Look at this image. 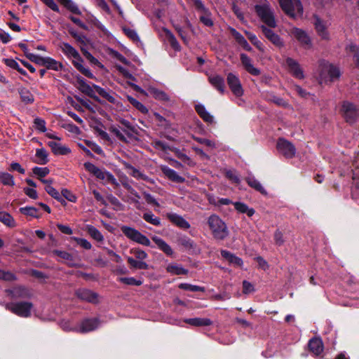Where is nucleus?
Returning <instances> with one entry per match:
<instances>
[{"instance_id":"f257e3e1","label":"nucleus","mask_w":359,"mask_h":359,"mask_svg":"<svg viewBox=\"0 0 359 359\" xmlns=\"http://www.w3.org/2000/svg\"><path fill=\"white\" fill-rule=\"evenodd\" d=\"M119 122L123 128H118L115 126H111L109 129L110 131L123 142H130L135 140L137 130L135 126L126 119H121Z\"/></svg>"},{"instance_id":"f03ea898","label":"nucleus","mask_w":359,"mask_h":359,"mask_svg":"<svg viewBox=\"0 0 359 359\" xmlns=\"http://www.w3.org/2000/svg\"><path fill=\"white\" fill-rule=\"evenodd\" d=\"M207 223L214 238L219 241L224 240L229 235L226 223L217 215H211L207 219Z\"/></svg>"},{"instance_id":"7ed1b4c3","label":"nucleus","mask_w":359,"mask_h":359,"mask_svg":"<svg viewBox=\"0 0 359 359\" xmlns=\"http://www.w3.org/2000/svg\"><path fill=\"white\" fill-rule=\"evenodd\" d=\"M283 11L292 18L303 15V6L300 0H278Z\"/></svg>"},{"instance_id":"20e7f679","label":"nucleus","mask_w":359,"mask_h":359,"mask_svg":"<svg viewBox=\"0 0 359 359\" xmlns=\"http://www.w3.org/2000/svg\"><path fill=\"white\" fill-rule=\"evenodd\" d=\"M5 308L20 317L29 318L32 314L33 304L25 301L9 302L5 305Z\"/></svg>"},{"instance_id":"39448f33","label":"nucleus","mask_w":359,"mask_h":359,"mask_svg":"<svg viewBox=\"0 0 359 359\" xmlns=\"http://www.w3.org/2000/svg\"><path fill=\"white\" fill-rule=\"evenodd\" d=\"M255 9L257 15L266 25L270 28L276 27L273 12L268 3L256 5Z\"/></svg>"},{"instance_id":"423d86ee","label":"nucleus","mask_w":359,"mask_h":359,"mask_svg":"<svg viewBox=\"0 0 359 359\" xmlns=\"http://www.w3.org/2000/svg\"><path fill=\"white\" fill-rule=\"evenodd\" d=\"M83 165L88 172L93 174L97 179L104 180L107 183H111L115 187H118L119 184L118 183L117 180L109 172L102 170L90 162L85 163Z\"/></svg>"},{"instance_id":"0eeeda50","label":"nucleus","mask_w":359,"mask_h":359,"mask_svg":"<svg viewBox=\"0 0 359 359\" xmlns=\"http://www.w3.org/2000/svg\"><path fill=\"white\" fill-rule=\"evenodd\" d=\"M320 67L321 82H327V81H333L340 76L339 68L328 62L321 61L320 62Z\"/></svg>"},{"instance_id":"6e6552de","label":"nucleus","mask_w":359,"mask_h":359,"mask_svg":"<svg viewBox=\"0 0 359 359\" xmlns=\"http://www.w3.org/2000/svg\"><path fill=\"white\" fill-rule=\"evenodd\" d=\"M340 113L344 120L348 123H355L359 118L358 107L348 101L342 102Z\"/></svg>"},{"instance_id":"1a4fd4ad","label":"nucleus","mask_w":359,"mask_h":359,"mask_svg":"<svg viewBox=\"0 0 359 359\" xmlns=\"http://www.w3.org/2000/svg\"><path fill=\"white\" fill-rule=\"evenodd\" d=\"M122 233L130 240L144 246H150L149 239L137 229L128 226H122L121 227Z\"/></svg>"},{"instance_id":"9d476101","label":"nucleus","mask_w":359,"mask_h":359,"mask_svg":"<svg viewBox=\"0 0 359 359\" xmlns=\"http://www.w3.org/2000/svg\"><path fill=\"white\" fill-rule=\"evenodd\" d=\"M277 149L287 158H292L294 156L296 153V149L294 144L283 138H280L278 140Z\"/></svg>"},{"instance_id":"9b49d317","label":"nucleus","mask_w":359,"mask_h":359,"mask_svg":"<svg viewBox=\"0 0 359 359\" xmlns=\"http://www.w3.org/2000/svg\"><path fill=\"white\" fill-rule=\"evenodd\" d=\"M100 321L98 318H86L83 319L76 329V332L86 333L95 330L98 327Z\"/></svg>"},{"instance_id":"f8f14e48","label":"nucleus","mask_w":359,"mask_h":359,"mask_svg":"<svg viewBox=\"0 0 359 359\" xmlns=\"http://www.w3.org/2000/svg\"><path fill=\"white\" fill-rule=\"evenodd\" d=\"M227 83L229 88L234 95L236 97H241L243 94V90L241 83V81L238 76L232 73H229L227 75Z\"/></svg>"},{"instance_id":"ddd939ff","label":"nucleus","mask_w":359,"mask_h":359,"mask_svg":"<svg viewBox=\"0 0 359 359\" xmlns=\"http://www.w3.org/2000/svg\"><path fill=\"white\" fill-rule=\"evenodd\" d=\"M262 32L264 36L270 41L274 46L278 48H281L284 46L283 40L280 37L276 34L271 29L267 27L266 25H262L259 27Z\"/></svg>"},{"instance_id":"4468645a","label":"nucleus","mask_w":359,"mask_h":359,"mask_svg":"<svg viewBox=\"0 0 359 359\" xmlns=\"http://www.w3.org/2000/svg\"><path fill=\"white\" fill-rule=\"evenodd\" d=\"M76 295L80 299L90 303L98 302V294L88 289H79L76 291Z\"/></svg>"},{"instance_id":"2eb2a0df","label":"nucleus","mask_w":359,"mask_h":359,"mask_svg":"<svg viewBox=\"0 0 359 359\" xmlns=\"http://www.w3.org/2000/svg\"><path fill=\"white\" fill-rule=\"evenodd\" d=\"M286 65L290 72L297 79H302L304 77V72L299 63L291 57L286 59Z\"/></svg>"},{"instance_id":"dca6fc26","label":"nucleus","mask_w":359,"mask_h":359,"mask_svg":"<svg viewBox=\"0 0 359 359\" xmlns=\"http://www.w3.org/2000/svg\"><path fill=\"white\" fill-rule=\"evenodd\" d=\"M167 217L172 224L182 229H188L191 226L185 219L176 213H168Z\"/></svg>"},{"instance_id":"f3484780","label":"nucleus","mask_w":359,"mask_h":359,"mask_svg":"<svg viewBox=\"0 0 359 359\" xmlns=\"http://www.w3.org/2000/svg\"><path fill=\"white\" fill-rule=\"evenodd\" d=\"M161 170L168 179L174 182L183 183L185 182V179L183 177L179 175L176 171L168 166L163 165L161 167Z\"/></svg>"},{"instance_id":"a211bd4d","label":"nucleus","mask_w":359,"mask_h":359,"mask_svg":"<svg viewBox=\"0 0 359 359\" xmlns=\"http://www.w3.org/2000/svg\"><path fill=\"white\" fill-rule=\"evenodd\" d=\"M309 351L315 355H320L324 349L323 343L320 338H313L309 342Z\"/></svg>"},{"instance_id":"6ab92c4d","label":"nucleus","mask_w":359,"mask_h":359,"mask_svg":"<svg viewBox=\"0 0 359 359\" xmlns=\"http://www.w3.org/2000/svg\"><path fill=\"white\" fill-rule=\"evenodd\" d=\"M241 60L243 66L248 73L254 76L260 74V71L252 65L251 59L246 54H241Z\"/></svg>"},{"instance_id":"aec40b11","label":"nucleus","mask_w":359,"mask_h":359,"mask_svg":"<svg viewBox=\"0 0 359 359\" xmlns=\"http://www.w3.org/2000/svg\"><path fill=\"white\" fill-rule=\"evenodd\" d=\"M122 165L124 168L128 170V173L136 179L143 180L144 181H149V178L146 175L142 173L139 170L136 169L129 163L122 161Z\"/></svg>"},{"instance_id":"412c9836","label":"nucleus","mask_w":359,"mask_h":359,"mask_svg":"<svg viewBox=\"0 0 359 359\" xmlns=\"http://www.w3.org/2000/svg\"><path fill=\"white\" fill-rule=\"evenodd\" d=\"M292 34L294 37L298 40L302 45L309 47L311 44V40L306 33L299 28H294L292 30Z\"/></svg>"},{"instance_id":"4be33fe9","label":"nucleus","mask_w":359,"mask_h":359,"mask_svg":"<svg viewBox=\"0 0 359 359\" xmlns=\"http://www.w3.org/2000/svg\"><path fill=\"white\" fill-rule=\"evenodd\" d=\"M7 292L13 299L27 298L30 296L29 290L27 288L21 286L15 287L12 290H8Z\"/></svg>"},{"instance_id":"5701e85b","label":"nucleus","mask_w":359,"mask_h":359,"mask_svg":"<svg viewBox=\"0 0 359 359\" xmlns=\"http://www.w3.org/2000/svg\"><path fill=\"white\" fill-rule=\"evenodd\" d=\"M93 88L95 89L96 93H97L100 96L106 99L110 103L116 104L117 102V100L114 93L108 91L104 88L97 85H93Z\"/></svg>"},{"instance_id":"b1692460","label":"nucleus","mask_w":359,"mask_h":359,"mask_svg":"<svg viewBox=\"0 0 359 359\" xmlns=\"http://www.w3.org/2000/svg\"><path fill=\"white\" fill-rule=\"evenodd\" d=\"M48 144L55 155H67L71 152L69 148L63 146L57 142L50 141Z\"/></svg>"},{"instance_id":"393cba45","label":"nucleus","mask_w":359,"mask_h":359,"mask_svg":"<svg viewBox=\"0 0 359 359\" xmlns=\"http://www.w3.org/2000/svg\"><path fill=\"white\" fill-rule=\"evenodd\" d=\"M184 322L194 327H205L212 324V321L206 318H187L184 320Z\"/></svg>"},{"instance_id":"a878e982","label":"nucleus","mask_w":359,"mask_h":359,"mask_svg":"<svg viewBox=\"0 0 359 359\" xmlns=\"http://www.w3.org/2000/svg\"><path fill=\"white\" fill-rule=\"evenodd\" d=\"M195 109L200 117L208 123H212L214 122L213 116L206 110L205 107L201 104L195 106Z\"/></svg>"},{"instance_id":"bb28decb","label":"nucleus","mask_w":359,"mask_h":359,"mask_svg":"<svg viewBox=\"0 0 359 359\" xmlns=\"http://www.w3.org/2000/svg\"><path fill=\"white\" fill-rule=\"evenodd\" d=\"M60 48L62 53L68 57V58H78L79 57V52L69 43L62 42L61 43Z\"/></svg>"},{"instance_id":"cd10ccee","label":"nucleus","mask_w":359,"mask_h":359,"mask_svg":"<svg viewBox=\"0 0 359 359\" xmlns=\"http://www.w3.org/2000/svg\"><path fill=\"white\" fill-rule=\"evenodd\" d=\"M152 241L156 243L158 248L162 250L167 255L171 256L173 253V251L171 247L162 238L158 236H153L151 238Z\"/></svg>"},{"instance_id":"c85d7f7f","label":"nucleus","mask_w":359,"mask_h":359,"mask_svg":"<svg viewBox=\"0 0 359 359\" xmlns=\"http://www.w3.org/2000/svg\"><path fill=\"white\" fill-rule=\"evenodd\" d=\"M316 29L318 34V35L323 39H329V34L327 31L326 27L324 24V22L318 17L315 18V22H314Z\"/></svg>"},{"instance_id":"c756f323","label":"nucleus","mask_w":359,"mask_h":359,"mask_svg":"<svg viewBox=\"0 0 359 359\" xmlns=\"http://www.w3.org/2000/svg\"><path fill=\"white\" fill-rule=\"evenodd\" d=\"M83 60H82L81 57L79 54V57L74 58L72 63H73L74 66L80 72H81L83 75H85L86 76H87L88 78H93V75L92 72H90V70L89 69L83 67Z\"/></svg>"},{"instance_id":"7c9ffc66","label":"nucleus","mask_w":359,"mask_h":359,"mask_svg":"<svg viewBox=\"0 0 359 359\" xmlns=\"http://www.w3.org/2000/svg\"><path fill=\"white\" fill-rule=\"evenodd\" d=\"M210 83L220 93L224 92V79L219 75H212L209 76Z\"/></svg>"},{"instance_id":"2f4dec72","label":"nucleus","mask_w":359,"mask_h":359,"mask_svg":"<svg viewBox=\"0 0 359 359\" xmlns=\"http://www.w3.org/2000/svg\"><path fill=\"white\" fill-rule=\"evenodd\" d=\"M221 255L230 264H234L237 266H241L243 264V261L241 258L235 256L233 254L229 251L222 250Z\"/></svg>"},{"instance_id":"473e14b6","label":"nucleus","mask_w":359,"mask_h":359,"mask_svg":"<svg viewBox=\"0 0 359 359\" xmlns=\"http://www.w3.org/2000/svg\"><path fill=\"white\" fill-rule=\"evenodd\" d=\"M166 271L172 275H187L188 273L187 269L177 264H168L166 267Z\"/></svg>"},{"instance_id":"72a5a7b5","label":"nucleus","mask_w":359,"mask_h":359,"mask_svg":"<svg viewBox=\"0 0 359 359\" xmlns=\"http://www.w3.org/2000/svg\"><path fill=\"white\" fill-rule=\"evenodd\" d=\"M245 181L250 187L255 189L256 191L260 192L262 194H266V191L264 188L253 176L248 177L245 179Z\"/></svg>"},{"instance_id":"f704fd0d","label":"nucleus","mask_w":359,"mask_h":359,"mask_svg":"<svg viewBox=\"0 0 359 359\" xmlns=\"http://www.w3.org/2000/svg\"><path fill=\"white\" fill-rule=\"evenodd\" d=\"M235 209L241 213H246L248 217H252L255 214V210L250 208L246 204L241 202L233 203Z\"/></svg>"},{"instance_id":"c9c22d12","label":"nucleus","mask_w":359,"mask_h":359,"mask_svg":"<svg viewBox=\"0 0 359 359\" xmlns=\"http://www.w3.org/2000/svg\"><path fill=\"white\" fill-rule=\"evenodd\" d=\"M53 253L57 256H58L62 259H64L67 261V264L69 266H74L76 264L73 262V257L71 254H69L67 252L65 251H61V250H53Z\"/></svg>"},{"instance_id":"e433bc0d","label":"nucleus","mask_w":359,"mask_h":359,"mask_svg":"<svg viewBox=\"0 0 359 359\" xmlns=\"http://www.w3.org/2000/svg\"><path fill=\"white\" fill-rule=\"evenodd\" d=\"M44 66L47 69H53L55 71H59L63 68V65L61 62L48 57H46Z\"/></svg>"},{"instance_id":"4c0bfd02","label":"nucleus","mask_w":359,"mask_h":359,"mask_svg":"<svg viewBox=\"0 0 359 359\" xmlns=\"http://www.w3.org/2000/svg\"><path fill=\"white\" fill-rule=\"evenodd\" d=\"M19 93L20 95L21 100L25 104H32V102H34V95L28 89L25 88H22L19 90Z\"/></svg>"},{"instance_id":"58836bf2","label":"nucleus","mask_w":359,"mask_h":359,"mask_svg":"<svg viewBox=\"0 0 359 359\" xmlns=\"http://www.w3.org/2000/svg\"><path fill=\"white\" fill-rule=\"evenodd\" d=\"M0 182L5 186H15L13 176L8 172L0 171Z\"/></svg>"},{"instance_id":"ea45409f","label":"nucleus","mask_w":359,"mask_h":359,"mask_svg":"<svg viewBox=\"0 0 359 359\" xmlns=\"http://www.w3.org/2000/svg\"><path fill=\"white\" fill-rule=\"evenodd\" d=\"M165 37L170 46L175 50H180L181 47L173 34L168 29H165Z\"/></svg>"},{"instance_id":"a19ab883","label":"nucleus","mask_w":359,"mask_h":359,"mask_svg":"<svg viewBox=\"0 0 359 359\" xmlns=\"http://www.w3.org/2000/svg\"><path fill=\"white\" fill-rule=\"evenodd\" d=\"M88 233L95 241L98 242L103 241L104 237L101 232L95 227L91 225H88L86 227Z\"/></svg>"},{"instance_id":"79ce46f5","label":"nucleus","mask_w":359,"mask_h":359,"mask_svg":"<svg viewBox=\"0 0 359 359\" xmlns=\"http://www.w3.org/2000/svg\"><path fill=\"white\" fill-rule=\"evenodd\" d=\"M127 261H128V264L130 265V267L133 269H148V268H149V265L146 262H144L142 260L137 261V260H135L133 258L129 257H128Z\"/></svg>"},{"instance_id":"37998d69","label":"nucleus","mask_w":359,"mask_h":359,"mask_svg":"<svg viewBox=\"0 0 359 359\" xmlns=\"http://www.w3.org/2000/svg\"><path fill=\"white\" fill-rule=\"evenodd\" d=\"M0 222L9 227H13L15 226V222L13 217L5 212H0Z\"/></svg>"},{"instance_id":"c03bdc74","label":"nucleus","mask_w":359,"mask_h":359,"mask_svg":"<svg viewBox=\"0 0 359 359\" xmlns=\"http://www.w3.org/2000/svg\"><path fill=\"white\" fill-rule=\"evenodd\" d=\"M149 93L156 100L168 101L169 100L168 95L163 91L157 88H150Z\"/></svg>"},{"instance_id":"a18cd8bd","label":"nucleus","mask_w":359,"mask_h":359,"mask_svg":"<svg viewBox=\"0 0 359 359\" xmlns=\"http://www.w3.org/2000/svg\"><path fill=\"white\" fill-rule=\"evenodd\" d=\"M60 2L64 5L72 13L77 15L81 14V11L78 6L72 0H59Z\"/></svg>"},{"instance_id":"49530a36","label":"nucleus","mask_w":359,"mask_h":359,"mask_svg":"<svg viewBox=\"0 0 359 359\" xmlns=\"http://www.w3.org/2000/svg\"><path fill=\"white\" fill-rule=\"evenodd\" d=\"M142 218L146 222H147L154 226H160L161 225L160 218L155 217L154 215L151 212L144 213Z\"/></svg>"},{"instance_id":"de8ad7c7","label":"nucleus","mask_w":359,"mask_h":359,"mask_svg":"<svg viewBox=\"0 0 359 359\" xmlns=\"http://www.w3.org/2000/svg\"><path fill=\"white\" fill-rule=\"evenodd\" d=\"M127 99L133 106H134L137 109H138L142 113L147 114L148 112L147 108L141 102L137 101L135 98L130 95H128Z\"/></svg>"},{"instance_id":"09e8293b","label":"nucleus","mask_w":359,"mask_h":359,"mask_svg":"<svg viewBox=\"0 0 359 359\" xmlns=\"http://www.w3.org/2000/svg\"><path fill=\"white\" fill-rule=\"evenodd\" d=\"M36 157L38 158L37 163L44 165L48 162L47 151L44 149H38L36 151Z\"/></svg>"},{"instance_id":"8fccbe9b","label":"nucleus","mask_w":359,"mask_h":359,"mask_svg":"<svg viewBox=\"0 0 359 359\" xmlns=\"http://www.w3.org/2000/svg\"><path fill=\"white\" fill-rule=\"evenodd\" d=\"M118 281L126 284L127 285H136L140 286L142 284V281L140 280H136L133 277H121L118 278Z\"/></svg>"},{"instance_id":"3c124183","label":"nucleus","mask_w":359,"mask_h":359,"mask_svg":"<svg viewBox=\"0 0 359 359\" xmlns=\"http://www.w3.org/2000/svg\"><path fill=\"white\" fill-rule=\"evenodd\" d=\"M124 34L134 42H140V37L135 30L124 27H123Z\"/></svg>"},{"instance_id":"603ef678","label":"nucleus","mask_w":359,"mask_h":359,"mask_svg":"<svg viewBox=\"0 0 359 359\" xmlns=\"http://www.w3.org/2000/svg\"><path fill=\"white\" fill-rule=\"evenodd\" d=\"M5 64L14 69H16L19 73L21 74L25 75L26 72L22 68H21L19 65V64L13 59H5L4 60Z\"/></svg>"},{"instance_id":"864d4df0","label":"nucleus","mask_w":359,"mask_h":359,"mask_svg":"<svg viewBox=\"0 0 359 359\" xmlns=\"http://www.w3.org/2000/svg\"><path fill=\"white\" fill-rule=\"evenodd\" d=\"M179 288L184 290H189L191 292H204L205 288L198 285H194L189 283H180Z\"/></svg>"},{"instance_id":"5fc2aeb1","label":"nucleus","mask_w":359,"mask_h":359,"mask_svg":"<svg viewBox=\"0 0 359 359\" xmlns=\"http://www.w3.org/2000/svg\"><path fill=\"white\" fill-rule=\"evenodd\" d=\"M248 39L251 43L260 51H264V46L262 43L257 39L254 34L246 32Z\"/></svg>"},{"instance_id":"6e6d98bb","label":"nucleus","mask_w":359,"mask_h":359,"mask_svg":"<svg viewBox=\"0 0 359 359\" xmlns=\"http://www.w3.org/2000/svg\"><path fill=\"white\" fill-rule=\"evenodd\" d=\"M22 214L34 217H39L38 210L34 207H24L20 209Z\"/></svg>"},{"instance_id":"4d7b16f0","label":"nucleus","mask_w":359,"mask_h":359,"mask_svg":"<svg viewBox=\"0 0 359 359\" xmlns=\"http://www.w3.org/2000/svg\"><path fill=\"white\" fill-rule=\"evenodd\" d=\"M0 279L6 281H13L16 280V276L11 271L0 269Z\"/></svg>"},{"instance_id":"13d9d810","label":"nucleus","mask_w":359,"mask_h":359,"mask_svg":"<svg viewBox=\"0 0 359 359\" xmlns=\"http://www.w3.org/2000/svg\"><path fill=\"white\" fill-rule=\"evenodd\" d=\"M32 172L35 175L38 176L40 180L46 177L50 171L48 168L34 167L32 169Z\"/></svg>"},{"instance_id":"bf43d9fd","label":"nucleus","mask_w":359,"mask_h":359,"mask_svg":"<svg viewBox=\"0 0 359 359\" xmlns=\"http://www.w3.org/2000/svg\"><path fill=\"white\" fill-rule=\"evenodd\" d=\"M225 176L236 184L240 183V178L235 170H229L225 172Z\"/></svg>"},{"instance_id":"052dcab7","label":"nucleus","mask_w":359,"mask_h":359,"mask_svg":"<svg viewBox=\"0 0 359 359\" xmlns=\"http://www.w3.org/2000/svg\"><path fill=\"white\" fill-rule=\"evenodd\" d=\"M69 32L78 43H81V45L86 44V38L83 34H79L74 29H69Z\"/></svg>"},{"instance_id":"680f3d73","label":"nucleus","mask_w":359,"mask_h":359,"mask_svg":"<svg viewBox=\"0 0 359 359\" xmlns=\"http://www.w3.org/2000/svg\"><path fill=\"white\" fill-rule=\"evenodd\" d=\"M35 128L41 132H45L46 130V122L43 119L40 118H36L34 121Z\"/></svg>"},{"instance_id":"e2e57ef3","label":"nucleus","mask_w":359,"mask_h":359,"mask_svg":"<svg viewBox=\"0 0 359 359\" xmlns=\"http://www.w3.org/2000/svg\"><path fill=\"white\" fill-rule=\"evenodd\" d=\"M131 252L133 253L135 257L139 260L142 261L147 257L146 252L139 248L132 249Z\"/></svg>"},{"instance_id":"0e129e2a","label":"nucleus","mask_w":359,"mask_h":359,"mask_svg":"<svg viewBox=\"0 0 359 359\" xmlns=\"http://www.w3.org/2000/svg\"><path fill=\"white\" fill-rule=\"evenodd\" d=\"M80 84H81L80 89L83 93H86V95H88L92 97L95 98V97H94L93 95V90L89 85H88L87 83H86L83 81L81 82Z\"/></svg>"},{"instance_id":"69168bd1","label":"nucleus","mask_w":359,"mask_h":359,"mask_svg":"<svg viewBox=\"0 0 359 359\" xmlns=\"http://www.w3.org/2000/svg\"><path fill=\"white\" fill-rule=\"evenodd\" d=\"M45 190L53 198H54L55 199H60V195L59 192L55 188H53L51 185L48 184L47 186H46Z\"/></svg>"},{"instance_id":"338daca9","label":"nucleus","mask_w":359,"mask_h":359,"mask_svg":"<svg viewBox=\"0 0 359 359\" xmlns=\"http://www.w3.org/2000/svg\"><path fill=\"white\" fill-rule=\"evenodd\" d=\"M81 51L83 52L84 56L92 64L100 66L101 64L100 62L94 57L89 52L84 50L83 48H81Z\"/></svg>"},{"instance_id":"774afa93","label":"nucleus","mask_w":359,"mask_h":359,"mask_svg":"<svg viewBox=\"0 0 359 359\" xmlns=\"http://www.w3.org/2000/svg\"><path fill=\"white\" fill-rule=\"evenodd\" d=\"M353 180L355 187L359 189V165L353 170Z\"/></svg>"}]
</instances>
